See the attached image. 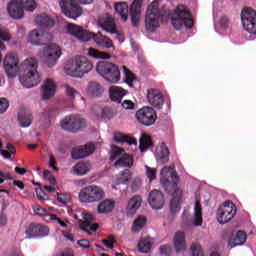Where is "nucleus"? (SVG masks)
<instances>
[{
    "instance_id": "nucleus-61",
    "label": "nucleus",
    "mask_w": 256,
    "mask_h": 256,
    "mask_svg": "<svg viewBox=\"0 0 256 256\" xmlns=\"http://www.w3.org/2000/svg\"><path fill=\"white\" fill-rule=\"evenodd\" d=\"M142 182L140 178H136L134 179V181L132 182V189L133 191H137V189H139V187H141Z\"/></svg>"
},
{
    "instance_id": "nucleus-5",
    "label": "nucleus",
    "mask_w": 256,
    "mask_h": 256,
    "mask_svg": "<svg viewBox=\"0 0 256 256\" xmlns=\"http://www.w3.org/2000/svg\"><path fill=\"white\" fill-rule=\"evenodd\" d=\"M167 15L165 9L159 8V2H152L146 11L145 29L147 33H155L160 27L161 19Z\"/></svg>"
},
{
    "instance_id": "nucleus-35",
    "label": "nucleus",
    "mask_w": 256,
    "mask_h": 256,
    "mask_svg": "<svg viewBox=\"0 0 256 256\" xmlns=\"http://www.w3.org/2000/svg\"><path fill=\"white\" fill-rule=\"evenodd\" d=\"M114 141H116V143H127V145H137L135 138L120 132L114 134Z\"/></svg>"
},
{
    "instance_id": "nucleus-16",
    "label": "nucleus",
    "mask_w": 256,
    "mask_h": 256,
    "mask_svg": "<svg viewBox=\"0 0 256 256\" xmlns=\"http://www.w3.org/2000/svg\"><path fill=\"white\" fill-rule=\"evenodd\" d=\"M82 217L84 220H79L77 214L74 215V219L79 221L80 229H82V231H85V233L91 235L89 231H97V229H99V225L94 224L95 216H93L92 214L83 213Z\"/></svg>"
},
{
    "instance_id": "nucleus-44",
    "label": "nucleus",
    "mask_w": 256,
    "mask_h": 256,
    "mask_svg": "<svg viewBox=\"0 0 256 256\" xmlns=\"http://www.w3.org/2000/svg\"><path fill=\"white\" fill-rule=\"evenodd\" d=\"M123 155H125V149L118 146H113L110 161H115L117 157H123Z\"/></svg>"
},
{
    "instance_id": "nucleus-32",
    "label": "nucleus",
    "mask_w": 256,
    "mask_h": 256,
    "mask_svg": "<svg viewBox=\"0 0 256 256\" xmlns=\"http://www.w3.org/2000/svg\"><path fill=\"white\" fill-rule=\"evenodd\" d=\"M103 86L97 82H90L87 87L89 97H101L103 95Z\"/></svg>"
},
{
    "instance_id": "nucleus-21",
    "label": "nucleus",
    "mask_w": 256,
    "mask_h": 256,
    "mask_svg": "<svg viewBox=\"0 0 256 256\" xmlns=\"http://www.w3.org/2000/svg\"><path fill=\"white\" fill-rule=\"evenodd\" d=\"M93 151H95V145L86 144L84 146L73 148L71 152V157L72 159H84V157H89V155H93Z\"/></svg>"
},
{
    "instance_id": "nucleus-19",
    "label": "nucleus",
    "mask_w": 256,
    "mask_h": 256,
    "mask_svg": "<svg viewBox=\"0 0 256 256\" xmlns=\"http://www.w3.org/2000/svg\"><path fill=\"white\" fill-rule=\"evenodd\" d=\"M49 42V33L39 32L32 30L28 35V43L39 47V45H45Z\"/></svg>"
},
{
    "instance_id": "nucleus-28",
    "label": "nucleus",
    "mask_w": 256,
    "mask_h": 256,
    "mask_svg": "<svg viewBox=\"0 0 256 256\" xmlns=\"http://www.w3.org/2000/svg\"><path fill=\"white\" fill-rule=\"evenodd\" d=\"M141 203H143V199L139 195L133 196L129 201L127 205V214L128 215H135L137 213V209L141 207Z\"/></svg>"
},
{
    "instance_id": "nucleus-24",
    "label": "nucleus",
    "mask_w": 256,
    "mask_h": 256,
    "mask_svg": "<svg viewBox=\"0 0 256 256\" xmlns=\"http://www.w3.org/2000/svg\"><path fill=\"white\" fill-rule=\"evenodd\" d=\"M8 13L12 19H21L23 18V15H25V11L23 10V6L19 1L17 0H12L8 6Z\"/></svg>"
},
{
    "instance_id": "nucleus-9",
    "label": "nucleus",
    "mask_w": 256,
    "mask_h": 256,
    "mask_svg": "<svg viewBox=\"0 0 256 256\" xmlns=\"http://www.w3.org/2000/svg\"><path fill=\"white\" fill-rule=\"evenodd\" d=\"M21 73H26L24 76H20L19 81L23 87L26 89H31V87H37L41 83V76L37 72V60L35 67L24 68Z\"/></svg>"
},
{
    "instance_id": "nucleus-26",
    "label": "nucleus",
    "mask_w": 256,
    "mask_h": 256,
    "mask_svg": "<svg viewBox=\"0 0 256 256\" xmlns=\"http://www.w3.org/2000/svg\"><path fill=\"white\" fill-rule=\"evenodd\" d=\"M115 209V201L111 199L102 200L97 206V213L99 215H107Z\"/></svg>"
},
{
    "instance_id": "nucleus-50",
    "label": "nucleus",
    "mask_w": 256,
    "mask_h": 256,
    "mask_svg": "<svg viewBox=\"0 0 256 256\" xmlns=\"http://www.w3.org/2000/svg\"><path fill=\"white\" fill-rule=\"evenodd\" d=\"M146 175L150 181H154V179H157V170H155V168L146 166Z\"/></svg>"
},
{
    "instance_id": "nucleus-62",
    "label": "nucleus",
    "mask_w": 256,
    "mask_h": 256,
    "mask_svg": "<svg viewBox=\"0 0 256 256\" xmlns=\"http://www.w3.org/2000/svg\"><path fill=\"white\" fill-rule=\"evenodd\" d=\"M35 191H36V195H37L38 199L40 201H45V198H43V195H45V192L43 191V189L42 188H36Z\"/></svg>"
},
{
    "instance_id": "nucleus-8",
    "label": "nucleus",
    "mask_w": 256,
    "mask_h": 256,
    "mask_svg": "<svg viewBox=\"0 0 256 256\" xmlns=\"http://www.w3.org/2000/svg\"><path fill=\"white\" fill-rule=\"evenodd\" d=\"M81 203H99L105 199V190L100 186L92 184L82 188L78 194Z\"/></svg>"
},
{
    "instance_id": "nucleus-37",
    "label": "nucleus",
    "mask_w": 256,
    "mask_h": 256,
    "mask_svg": "<svg viewBox=\"0 0 256 256\" xmlns=\"http://www.w3.org/2000/svg\"><path fill=\"white\" fill-rule=\"evenodd\" d=\"M147 225V218L143 215L138 216L132 225V231L133 233H139Z\"/></svg>"
},
{
    "instance_id": "nucleus-56",
    "label": "nucleus",
    "mask_w": 256,
    "mask_h": 256,
    "mask_svg": "<svg viewBox=\"0 0 256 256\" xmlns=\"http://www.w3.org/2000/svg\"><path fill=\"white\" fill-rule=\"evenodd\" d=\"M121 107L126 110H133L135 109V103L131 100H124L123 102L120 103Z\"/></svg>"
},
{
    "instance_id": "nucleus-43",
    "label": "nucleus",
    "mask_w": 256,
    "mask_h": 256,
    "mask_svg": "<svg viewBox=\"0 0 256 256\" xmlns=\"http://www.w3.org/2000/svg\"><path fill=\"white\" fill-rule=\"evenodd\" d=\"M123 70L125 73V83H127L129 87H133V82L135 81V79H137L135 77V74H133V72H131V70H129V68H127L126 66H123Z\"/></svg>"
},
{
    "instance_id": "nucleus-10",
    "label": "nucleus",
    "mask_w": 256,
    "mask_h": 256,
    "mask_svg": "<svg viewBox=\"0 0 256 256\" xmlns=\"http://www.w3.org/2000/svg\"><path fill=\"white\" fill-rule=\"evenodd\" d=\"M235 215H237V207L231 200H228L218 208L216 218L220 225H225L229 223Z\"/></svg>"
},
{
    "instance_id": "nucleus-25",
    "label": "nucleus",
    "mask_w": 256,
    "mask_h": 256,
    "mask_svg": "<svg viewBox=\"0 0 256 256\" xmlns=\"http://www.w3.org/2000/svg\"><path fill=\"white\" fill-rule=\"evenodd\" d=\"M56 87L57 86L55 84V81H53V79L51 78H47L42 86V99L44 101H48V99H51V97L55 95Z\"/></svg>"
},
{
    "instance_id": "nucleus-13",
    "label": "nucleus",
    "mask_w": 256,
    "mask_h": 256,
    "mask_svg": "<svg viewBox=\"0 0 256 256\" xmlns=\"http://www.w3.org/2000/svg\"><path fill=\"white\" fill-rule=\"evenodd\" d=\"M42 57L47 67H55L57 65V59L61 57V48L57 44H49L42 51Z\"/></svg>"
},
{
    "instance_id": "nucleus-46",
    "label": "nucleus",
    "mask_w": 256,
    "mask_h": 256,
    "mask_svg": "<svg viewBox=\"0 0 256 256\" xmlns=\"http://www.w3.org/2000/svg\"><path fill=\"white\" fill-rule=\"evenodd\" d=\"M102 28L104 29V31H107V33H115V24L111 19L104 21L102 23Z\"/></svg>"
},
{
    "instance_id": "nucleus-31",
    "label": "nucleus",
    "mask_w": 256,
    "mask_h": 256,
    "mask_svg": "<svg viewBox=\"0 0 256 256\" xmlns=\"http://www.w3.org/2000/svg\"><path fill=\"white\" fill-rule=\"evenodd\" d=\"M114 9L120 15L122 21L129 19V5L126 2H118L114 5Z\"/></svg>"
},
{
    "instance_id": "nucleus-4",
    "label": "nucleus",
    "mask_w": 256,
    "mask_h": 256,
    "mask_svg": "<svg viewBox=\"0 0 256 256\" xmlns=\"http://www.w3.org/2000/svg\"><path fill=\"white\" fill-rule=\"evenodd\" d=\"M93 70V63L85 56H76L68 60L64 66L66 75L70 77H83V75L90 73Z\"/></svg>"
},
{
    "instance_id": "nucleus-18",
    "label": "nucleus",
    "mask_w": 256,
    "mask_h": 256,
    "mask_svg": "<svg viewBox=\"0 0 256 256\" xmlns=\"http://www.w3.org/2000/svg\"><path fill=\"white\" fill-rule=\"evenodd\" d=\"M148 203L152 209H163V205H165V196L163 195V192L152 190L148 197Z\"/></svg>"
},
{
    "instance_id": "nucleus-11",
    "label": "nucleus",
    "mask_w": 256,
    "mask_h": 256,
    "mask_svg": "<svg viewBox=\"0 0 256 256\" xmlns=\"http://www.w3.org/2000/svg\"><path fill=\"white\" fill-rule=\"evenodd\" d=\"M60 7L62 13L65 17H68V19H79V17L83 15V9L75 0H61Z\"/></svg>"
},
{
    "instance_id": "nucleus-2",
    "label": "nucleus",
    "mask_w": 256,
    "mask_h": 256,
    "mask_svg": "<svg viewBox=\"0 0 256 256\" xmlns=\"http://www.w3.org/2000/svg\"><path fill=\"white\" fill-rule=\"evenodd\" d=\"M66 31L69 35L78 39V41H82V43L94 41L98 47H103L104 49L115 48V46H113V41L107 38V36H103L101 32H98L97 34L91 33L82 29L81 26H77L73 23H68L66 25Z\"/></svg>"
},
{
    "instance_id": "nucleus-22",
    "label": "nucleus",
    "mask_w": 256,
    "mask_h": 256,
    "mask_svg": "<svg viewBox=\"0 0 256 256\" xmlns=\"http://www.w3.org/2000/svg\"><path fill=\"white\" fill-rule=\"evenodd\" d=\"M141 5H143V0H134L130 6V19L133 27H139Z\"/></svg>"
},
{
    "instance_id": "nucleus-29",
    "label": "nucleus",
    "mask_w": 256,
    "mask_h": 256,
    "mask_svg": "<svg viewBox=\"0 0 256 256\" xmlns=\"http://www.w3.org/2000/svg\"><path fill=\"white\" fill-rule=\"evenodd\" d=\"M91 171V164L89 162L80 161L72 169L74 175L83 176Z\"/></svg>"
},
{
    "instance_id": "nucleus-23",
    "label": "nucleus",
    "mask_w": 256,
    "mask_h": 256,
    "mask_svg": "<svg viewBox=\"0 0 256 256\" xmlns=\"http://www.w3.org/2000/svg\"><path fill=\"white\" fill-rule=\"evenodd\" d=\"M128 91L119 87V86H111L109 88V98L112 103L121 104L123 101V97L128 95Z\"/></svg>"
},
{
    "instance_id": "nucleus-53",
    "label": "nucleus",
    "mask_w": 256,
    "mask_h": 256,
    "mask_svg": "<svg viewBox=\"0 0 256 256\" xmlns=\"http://www.w3.org/2000/svg\"><path fill=\"white\" fill-rule=\"evenodd\" d=\"M33 211L39 217H47V210L41 206L33 207Z\"/></svg>"
},
{
    "instance_id": "nucleus-17",
    "label": "nucleus",
    "mask_w": 256,
    "mask_h": 256,
    "mask_svg": "<svg viewBox=\"0 0 256 256\" xmlns=\"http://www.w3.org/2000/svg\"><path fill=\"white\" fill-rule=\"evenodd\" d=\"M26 239H33V237H47L49 235V228L43 224L31 223L25 230Z\"/></svg>"
},
{
    "instance_id": "nucleus-59",
    "label": "nucleus",
    "mask_w": 256,
    "mask_h": 256,
    "mask_svg": "<svg viewBox=\"0 0 256 256\" xmlns=\"http://www.w3.org/2000/svg\"><path fill=\"white\" fill-rule=\"evenodd\" d=\"M79 247H82L83 249H90L91 244L89 243V240L87 239H82L78 241Z\"/></svg>"
},
{
    "instance_id": "nucleus-47",
    "label": "nucleus",
    "mask_w": 256,
    "mask_h": 256,
    "mask_svg": "<svg viewBox=\"0 0 256 256\" xmlns=\"http://www.w3.org/2000/svg\"><path fill=\"white\" fill-rule=\"evenodd\" d=\"M117 115V112L109 107H105L102 110L103 119H113Z\"/></svg>"
},
{
    "instance_id": "nucleus-12",
    "label": "nucleus",
    "mask_w": 256,
    "mask_h": 256,
    "mask_svg": "<svg viewBox=\"0 0 256 256\" xmlns=\"http://www.w3.org/2000/svg\"><path fill=\"white\" fill-rule=\"evenodd\" d=\"M243 29L251 35H256V11L252 8H244L241 12Z\"/></svg>"
},
{
    "instance_id": "nucleus-36",
    "label": "nucleus",
    "mask_w": 256,
    "mask_h": 256,
    "mask_svg": "<svg viewBox=\"0 0 256 256\" xmlns=\"http://www.w3.org/2000/svg\"><path fill=\"white\" fill-rule=\"evenodd\" d=\"M194 215V225L196 227H200V225H203V209L201 208V202L199 200L195 202Z\"/></svg>"
},
{
    "instance_id": "nucleus-49",
    "label": "nucleus",
    "mask_w": 256,
    "mask_h": 256,
    "mask_svg": "<svg viewBox=\"0 0 256 256\" xmlns=\"http://www.w3.org/2000/svg\"><path fill=\"white\" fill-rule=\"evenodd\" d=\"M131 179V171L124 170L118 177V183L125 184Z\"/></svg>"
},
{
    "instance_id": "nucleus-38",
    "label": "nucleus",
    "mask_w": 256,
    "mask_h": 256,
    "mask_svg": "<svg viewBox=\"0 0 256 256\" xmlns=\"http://www.w3.org/2000/svg\"><path fill=\"white\" fill-rule=\"evenodd\" d=\"M88 55L92 57V59H111L110 53L99 51L95 48H89Z\"/></svg>"
},
{
    "instance_id": "nucleus-58",
    "label": "nucleus",
    "mask_w": 256,
    "mask_h": 256,
    "mask_svg": "<svg viewBox=\"0 0 256 256\" xmlns=\"http://www.w3.org/2000/svg\"><path fill=\"white\" fill-rule=\"evenodd\" d=\"M160 253L164 256H171V246L169 245L160 246Z\"/></svg>"
},
{
    "instance_id": "nucleus-54",
    "label": "nucleus",
    "mask_w": 256,
    "mask_h": 256,
    "mask_svg": "<svg viewBox=\"0 0 256 256\" xmlns=\"http://www.w3.org/2000/svg\"><path fill=\"white\" fill-rule=\"evenodd\" d=\"M65 89L67 97H70V99H75V95H77V90L69 86V84L65 85Z\"/></svg>"
},
{
    "instance_id": "nucleus-3",
    "label": "nucleus",
    "mask_w": 256,
    "mask_h": 256,
    "mask_svg": "<svg viewBox=\"0 0 256 256\" xmlns=\"http://www.w3.org/2000/svg\"><path fill=\"white\" fill-rule=\"evenodd\" d=\"M4 70L9 79H14L17 74L23 69H29V67H35L36 59L27 58L22 64H19V56L15 52H9L5 55L3 60Z\"/></svg>"
},
{
    "instance_id": "nucleus-6",
    "label": "nucleus",
    "mask_w": 256,
    "mask_h": 256,
    "mask_svg": "<svg viewBox=\"0 0 256 256\" xmlns=\"http://www.w3.org/2000/svg\"><path fill=\"white\" fill-rule=\"evenodd\" d=\"M171 23L177 31H181L183 25H185L186 29H192L194 21L189 8L183 4H179L171 16Z\"/></svg>"
},
{
    "instance_id": "nucleus-48",
    "label": "nucleus",
    "mask_w": 256,
    "mask_h": 256,
    "mask_svg": "<svg viewBox=\"0 0 256 256\" xmlns=\"http://www.w3.org/2000/svg\"><path fill=\"white\" fill-rule=\"evenodd\" d=\"M101 242L105 247H107V249H113V247H115L113 244L117 243V240L115 239V236L109 235L108 239H102Z\"/></svg>"
},
{
    "instance_id": "nucleus-51",
    "label": "nucleus",
    "mask_w": 256,
    "mask_h": 256,
    "mask_svg": "<svg viewBox=\"0 0 256 256\" xmlns=\"http://www.w3.org/2000/svg\"><path fill=\"white\" fill-rule=\"evenodd\" d=\"M9 109V100L0 98V115H3Z\"/></svg>"
},
{
    "instance_id": "nucleus-34",
    "label": "nucleus",
    "mask_w": 256,
    "mask_h": 256,
    "mask_svg": "<svg viewBox=\"0 0 256 256\" xmlns=\"http://www.w3.org/2000/svg\"><path fill=\"white\" fill-rule=\"evenodd\" d=\"M134 159L133 155L124 153L115 163V167H133Z\"/></svg>"
},
{
    "instance_id": "nucleus-55",
    "label": "nucleus",
    "mask_w": 256,
    "mask_h": 256,
    "mask_svg": "<svg viewBox=\"0 0 256 256\" xmlns=\"http://www.w3.org/2000/svg\"><path fill=\"white\" fill-rule=\"evenodd\" d=\"M191 251H192V256H204L203 251H201V246L197 244L191 245Z\"/></svg>"
},
{
    "instance_id": "nucleus-41",
    "label": "nucleus",
    "mask_w": 256,
    "mask_h": 256,
    "mask_svg": "<svg viewBox=\"0 0 256 256\" xmlns=\"http://www.w3.org/2000/svg\"><path fill=\"white\" fill-rule=\"evenodd\" d=\"M151 247H153V243H151V240L149 239H142L138 243V250L140 251V253H150Z\"/></svg>"
},
{
    "instance_id": "nucleus-57",
    "label": "nucleus",
    "mask_w": 256,
    "mask_h": 256,
    "mask_svg": "<svg viewBox=\"0 0 256 256\" xmlns=\"http://www.w3.org/2000/svg\"><path fill=\"white\" fill-rule=\"evenodd\" d=\"M70 199L71 198L68 195L57 193V201L59 203H62L63 205H66V203H69Z\"/></svg>"
},
{
    "instance_id": "nucleus-30",
    "label": "nucleus",
    "mask_w": 256,
    "mask_h": 256,
    "mask_svg": "<svg viewBox=\"0 0 256 256\" xmlns=\"http://www.w3.org/2000/svg\"><path fill=\"white\" fill-rule=\"evenodd\" d=\"M35 21H36V25H39L40 27H44L46 29H49L55 26V20H53L51 16L47 14L38 15Z\"/></svg>"
},
{
    "instance_id": "nucleus-1",
    "label": "nucleus",
    "mask_w": 256,
    "mask_h": 256,
    "mask_svg": "<svg viewBox=\"0 0 256 256\" xmlns=\"http://www.w3.org/2000/svg\"><path fill=\"white\" fill-rule=\"evenodd\" d=\"M160 173L162 175L160 179L161 185H163L166 193L172 195L170 200V213L175 215V213H179L181 209V199H183V190L177 187L179 175H177V172L173 171L171 167H164Z\"/></svg>"
},
{
    "instance_id": "nucleus-40",
    "label": "nucleus",
    "mask_w": 256,
    "mask_h": 256,
    "mask_svg": "<svg viewBox=\"0 0 256 256\" xmlns=\"http://www.w3.org/2000/svg\"><path fill=\"white\" fill-rule=\"evenodd\" d=\"M148 147H153V140L151 136L143 134L140 138V151L143 153V151H147Z\"/></svg>"
},
{
    "instance_id": "nucleus-64",
    "label": "nucleus",
    "mask_w": 256,
    "mask_h": 256,
    "mask_svg": "<svg viewBox=\"0 0 256 256\" xmlns=\"http://www.w3.org/2000/svg\"><path fill=\"white\" fill-rule=\"evenodd\" d=\"M6 149H8V151H9V153H11V155H15V153H17V148H15V146L11 143L6 144Z\"/></svg>"
},
{
    "instance_id": "nucleus-63",
    "label": "nucleus",
    "mask_w": 256,
    "mask_h": 256,
    "mask_svg": "<svg viewBox=\"0 0 256 256\" xmlns=\"http://www.w3.org/2000/svg\"><path fill=\"white\" fill-rule=\"evenodd\" d=\"M7 215L4 213L0 214V227H5V225H7Z\"/></svg>"
},
{
    "instance_id": "nucleus-42",
    "label": "nucleus",
    "mask_w": 256,
    "mask_h": 256,
    "mask_svg": "<svg viewBox=\"0 0 256 256\" xmlns=\"http://www.w3.org/2000/svg\"><path fill=\"white\" fill-rule=\"evenodd\" d=\"M18 121H19L21 127H29L32 122L31 114L30 113H19Z\"/></svg>"
},
{
    "instance_id": "nucleus-52",
    "label": "nucleus",
    "mask_w": 256,
    "mask_h": 256,
    "mask_svg": "<svg viewBox=\"0 0 256 256\" xmlns=\"http://www.w3.org/2000/svg\"><path fill=\"white\" fill-rule=\"evenodd\" d=\"M0 39L1 41L9 42V40L11 39V33H9V30L0 28Z\"/></svg>"
},
{
    "instance_id": "nucleus-15",
    "label": "nucleus",
    "mask_w": 256,
    "mask_h": 256,
    "mask_svg": "<svg viewBox=\"0 0 256 256\" xmlns=\"http://www.w3.org/2000/svg\"><path fill=\"white\" fill-rule=\"evenodd\" d=\"M136 119L141 123V125L150 127V125L155 123L157 114H155V110H153V108L144 107L136 112Z\"/></svg>"
},
{
    "instance_id": "nucleus-20",
    "label": "nucleus",
    "mask_w": 256,
    "mask_h": 256,
    "mask_svg": "<svg viewBox=\"0 0 256 256\" xmlns=\"http://www.w3.org/2000/svg\"><path fill=\"white\" fill-rule=\"evenodd\" d=\"M147 99L150 105H152V107H156V109H161L165 103L163 94H161V91L158 89H149L147 93Z\"/></svg>"
},
{
    "instance_id": "nucleus-14",
    "label": "nucleus",
    "mask_w": 256,
    "mask_h": 256,
    "mask_svg": "<svg viewBox=\"0 0 256 256\" xmlns=\"http://www.w3.org/2000/svg\"><path fill=\"white\" fill-rule=\"evenodd\" d=\"M83 125H85V119L77 115L66 116L61 121L62 129H64V131H70V133H77V131L81 130Z\"/></svg>"
},
{
    "instance_id": "nucleus-39",
    "label": "nucleus",
    "mask_w": 256,
    "mask_h": 256,
    "mask_svg": "<svg viewBox=\"0 0 256 256\" xmlns=\"http://www.w3.org/2000/svg\"><path fill=\"white\" fill-rule=\"evenodd\" d=\"M156 159L158 163H168L169 161V148L162 146L157 152Z\"/></svg>"
},
{
    "instance_id": "nucleus-27",
    "label": "nucleus",
    "mask_w": 256,
    "mask_h": 256,
    "mask_svg": "<svg viewBox=\"0 0 256 256\" xmlns=\"http://www.w3.org/2000/svg\"><path fill=\"white\" fill-rule=\"evenodd\" d=\"M173 246L176 253L185 251V232L178 231L174 235Z\"/></svg>"
},
{
    "instance_id": "nucleus-60",
    "label": "nucleus",
    "mask_w": 256,
    "mask_h": 256,
    "mask_svg": "<svg viewBox=\"0 0 256 256\" xmlns=\"http://www.w3.org/2000/svg\"><path fill=\"white\" fill-rule=\"evenodd\" d=\"M220 25L222 29H227L229 27V18L227 16H222L220 20Z\"/></svg>"
},
{
    "instance_id": "nucleus-33",
    "label": "nucleus",
    "mask_w": 256,
    "mask_h": 256,
    "mask_svg": "<svg viewBox=\"0 0 256 256\" xmlns=\"http://www.w3.org/2000/svg\"><path fill=\"white\" fill-rule=\"evenodd\" d=\"M245 241H247V234L239 230L235 235H232L229 244L231 247H239V245H244Z\"/></svg>"
},
{
    "instance_id": "nucleus-7",
    "label": "nucleus",
    "mask_w": 256,
    "mask_h": 256,
    "mask_svg": "<svg viewBox=\"0 0 256 256\" xmlns=\"http://www.w3.org/2000/svg\"><path fill=\"white\" fill-rule=\"evenodd\" d=\"M96 73L108 83H119L121 81V70L113 62L100 61L96 64Z\"/></svg>"
},
{
    "instance_id": "nucleus-45",
    "label": "nucleus",
    "mask_w": 256,
    "mask_h": 256,
    "mask_svg": "<svg viewBox=\"0 0 256 256\" xmlns=\"http://www.w3.org/2000/svg\"><path fill=\"white\" fill-rule=\"evenodd\" d=\"M21 3L26 11H35L37 9V2L35 0H21Z\"/></svg>"
}]
</instances>
